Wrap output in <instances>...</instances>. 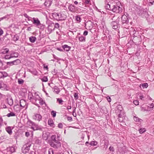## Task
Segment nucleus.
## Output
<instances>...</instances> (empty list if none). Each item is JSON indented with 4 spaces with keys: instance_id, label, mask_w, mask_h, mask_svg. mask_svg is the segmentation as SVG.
<instances>
[{
    "instance_id": "6",
    "label": "nucleus",
    "mask_w": 154,
    "mask_h": 154,
    "mask_svg": "<svg viewBox=\"0 0 154 154\" xmlns=\"http://www.w3.org/2000/svg\"><path fill=\"white\" fill-rule=\"evenodd\" d=\"M116 113L118 115L119 121L120 122H123L124 120L123 117H124V114L123 111L121 109H118Z\"/></svg>"
},
{
    "instance_id": "38",
    "label": "nucleus",
    "mask_w": 154,
    "mask_h": 154,
    "mask_svg": "<svg viewBox=\"0 0 154 154\" xmlns=\"http://www.w3.org/2000/svg\"><path fill=\"white\" fill-rule=\"evenodd\" d=\"M42 80L43 82H46L48 81V79L46 76H44L42 79Z\"/></svg>"
},
{
    "instance_id": "55",
    "label": "nucleus",
    "mask_w": 154,
    "mask_h": 154,
    "mask_svg": "<svg viewBox=\"0 0 154 154\" xmlns=\"http://www.w3.org/2000/svg\"><path fill=\"white\" fill-rule=\"evenodd\" d=\"M104 23H105L104 22H103L102 23V24L103 25L102 28V29H104L106 28V26L104 25Z\"/></svg>"
},
{
    "instance_id": "22",
    "label": "nucleus",
    "mask_w": 154,
    "mask_h": 154,
    "mask_svg": "<svg viewBox=\"0 0 154 154\" xmlns=\"http://www.w3.org/2000/svg\"><path fill=\"white\" fill-rule=\"evenodd\" d=\"M137 14L139 16H141L142 15V14L144 12V11L142 9H138L137 11Z\"/></svg>"
},
{
    "instance_id": "12",
    "label": "nucleus",
    "mask_w": 154,
    "mask_h": 154,
    "mask_svg": "<svg viewBox=\"0 0 154 154\" xmlns=\"http://www.w3.org/2000/svg\"><path fill=\"white\" fill-rule=\"evenodd\" d=\"M53 0H46L44 4L47 7H50L52 3Z\"/></svg>"
},
{
    "instance_id": "53",
    "label": "nucleus",
    "mask_w": 154,
    "mask_h": 154,
    "mask_svg": "<svg viewBox=\"0 0 154 154\" xmlns=\"http://www.w3.org/2000/svg\"><path fill=\"white\" fill-rule=\"evenodd\" d=\"M4 65L3 62L0 60V68H2Z\"/></svg>"
},
{
    "instance_id": "2",
    "label": "nucleus",
    "mask_w": 154,
    "mask_h": 154,
    "mask_svg": "<svg viewBox=\"0 0 154 154\" xmlns=\"http://www.w3.org/2000/svg\"><path fill=\"white\" fill-rule=\"evenodd\" d=\"M53 17L58 21L64 20L67 18V16L64 12H61L59 13L54 12L52 13Z\"/></svg>"
},
{
    "instance_id": "59",
    "label": "nucleus",
    "mask_w": 154,
    "mask_h": 154,
    "mask_svg": "<svg viewBox=\"0 0 154 154\" xmlns=\"http://www.w3.org/2000/svg\"><path fill=\"white\" fill-rule=\"evenodd\" d=\"M67 120L69 121H72V117L68 116L67 118Z\"/></svg>"
},
{
    "instance_id": "62",
    "label": "nucleus",
    "mask_w": 154,
    "mask_h": 154,
    "mask_svg": "<svg viewBox=\"0 0 154 154\" xmlns=\"http://www.w3.org/2000/svg\"><path fill=\"white\" fill-rule=\"evenodd\" d=\"M11 152H14L15 151V149L14 147H11Z\"/></svg>"
},
{
    "instance_id": "15",
    "label": "nucleus",
    "mask_w": 154,
    "mask_h": 154,
    "mask_svg": "<svg viewBox=\"0 0 154 154\" xmlns=\"http://www.w3.org/2000/svg\"><path fill=\"white\" fill-rule=\"evenodd\" d=\"M28 98L29 100H32L33 101L34 100V95L32 94V92H29L28 94Z\"/></svg>"
},
{
    "instance_id": "45",
    "label": "nucleus",
    "mask_w": 154,
    "mask_h": 154,
    "mask_svg": "<svg viewBox=\"0 0 154 154\" xmlns=\"http://www.w3.org/2000/svg\"><path fill=\"white\" fill-rule=\"evenodd\" d=\"M51 139L52 141H56V136L55 135H53L51 137Z\"/></svg>"
},
{
    "instance_id": "5",
    "label": "nucleus",
    "mask_w": 154,
    "mask_h": 154,
    "mask_svg": "<svg viewBox=\"0 0 154 154\" xmlns=\"http://www.w3.org/2000/svg\"><path fill=\"white\" fill-rule=\"evenodd\" d=\"M122 5H118L117 4L112 6V11L116 13H121L122 11Z\"/></svg>"
},
{
    "instance_id": "56",
    "label": "nucleus",
    "mask_w": 154,
    "mask_h": 154,
    "mask_svg": "<svg viewBox=\"0 0 154 154\" xmlns=\"http://www.w3.org/2000/svg\"><path fill=\"white\" fill-rule=\"evenodd\" d=\"M44 69H46L47 70H48V65H46L45 64L43 65Z\"/></svg>"
},
{
    "instance_id": "24",
    "label": "nucleus",
    "mask_w": 154,
    "mask_h": 154,
    "mask_svg": "<svg viewBox=\"0 0 154 154\" xmlns=\"http://www.w3.org/2000/svg\"><path fill=\"white\" fill-rule=\"evenodd\" d=\"M6 131L10 134H12V131L11 129V127L10 126H8L6 127L5 128Z\"/></svg>"
},
{
    "instance_id": "13",
    "label": "nucleus",
    "mask_w": 154,
    "mask_h": 154,
    "mask_svg": "<svg viewBox=\"0 0 154 154\" xmlns=\"http://www.w3.org/2000/svg\"><path fill=\"white\" fill-rule=\"evenodd\" d=\"M7 100L8 102V104L10 106H12L13 104V101L12 97H8L7 99Z\"/></svg>"
},
{
    "instance_id": "41",
    "label": "nucleus",
    "mask_w": 154,
    "mask_h": 154,
    "mask_svg": "<svg viewBox=\"0 0 154 154\" xmlns=\"http://www.w3.org/2000/svg\"><path fill=\"white\" fill-rule=\"evenodd\" d=\"M18 82L19 84H22L24 82V81L23 80L21 79H18Z\"/></svg>"
},
{
    "instance_id": "51",
    "label": "nucleus",
    "mask_w": 154,
    "mask_h": 154,
    "mask_svg": "<svg viewBox=\"0 0 154 154\" xmlns=\"http://www.w3.org/2000/svg\"><path fill=\"white\" fill-rule=\"evenodd\" d=\"M3 120L2 117H0V126L2 125L3 123Z\"/></svg>"
},
{
    "instance_id": "34",
    "label": "nucleus",
    "mask_w": 154,
    "mask_h": 154,
    "mask_svg": "<svg viewBox=\"0 0 154 154\" xmlns=\"http://www.w3.org/2000/svg\"><path fill=\"white\" fill-rule=\"evenodd\" d=\"M139 133L140 134H142L145 132L146 130L145 128H141L139 129Z\"/></svg>"
},
{
    "instance_id": "58",
    "label": "nucleus",
    "mask_w": 154,
    "mask_h": 154,
    "mask_svg": "<svg viewBox=\"0 0 154 154\" xmlns=\"http://www.w3.org/2000/svg\"><path fill=\"white\" fill-rule=\"evenodd\" d=\"M88 32L87 30H85L83 32V35H86L88 34Z\"/></svg>"
},
{
    "instance_id": "4",
    "label": "nucleus",
    "mask_w": 154,
    "mask_h": 154,
    "mask_svg": "<svg viewBox=\"0 0 154 154\" xmlns=\"http://www.w3.org/2000/svg\"><path fill=\"white\" fill-rule=\"evenodd\" d=\"M32 20H31L33 24L37 27L41 29H43L44 26L41 23L40 20L37 18L33 17Z\"/></svg>"
},
{
    "instance_id": "25",
    "label": "nucleus",
    "mask_w": 154,
    "mask_h": 154,
    "mask_svg": "<svg viewBox=\"0 0 154 154\" xmlns=\"http://www.w3.org/2000/svg\"><path fill=\"white\" fill-rule=\"evenodd\" d=\"M36 40V38L34 36H31L29 38V41L32 43L34 42Z\"/></svg>"
},
{
    "instance_id": "14",
    "label": "nucleus",
    "mask_w": 154,
    "mask_h": 154,
    "mask_svg": "<svg viewBox=\"0 0 154 154\" xmlns=\"http://www.w3.org/2000/svg\"><path fill=\"white\" fill-rule=\"evenodd\" d=\"M26 101L23 99H21L20 101V106L23 107L24 108L26 106Z\"/></svg>"
},
{
    "instance_id": "26",
    "label": "nucleus",
    "mask_w": 154,
    "mask_h": 154,
    "mask_svg": "<svg viewBox=\"0 0 154 154\" xmlns=\"http://www.w3.org/2000/svg\"><path fill=\"white\" fill-rule=\"evenodd\" d=\"M79 39L80 41L81 42H85V41L86 38L83 36H81L79 37Z\"/></svg>"
},
{
    "instance_id": "32",
    "label": "nucleus",
    "mask_w": 154,
    "mask_h": 154,
    "mask_svg": "<svg viewBox=\"0 0 154 154\" xmlns=\"http://www.w3.org/2000/svg\"><path fill=\"white\" fill-rule=\"evenodd\" d=\"M51 115L54 118L56 117V112L54 110H52L51 112Z\"/></svg>"
},
{
    "instance_id": "3",
    "label": "nucleus",
    "mask_w": 154,
    "mask_h": 154,
    "mask_svg": "<svg viewBox=\"0 0 154 154\" xmlns=\"http://www.w3.org/2000/svg\"><path fill=\"white\" fill-rule=\"evenodd\" d=\"M135 32L133 35V38L132 39V42L135 44H137L141 41L142 38L141 36L139 34L138 32Z\"/></svg>"
},
{
    "instance_id": "20",
    "label": "nucleus",
    "mask_w": 154,
    "mask_h": 154,
    "mask_svg": "<svg viewBox=\"0 0 154 154\" xmlns=\"http://www.w3.org/2000/svg\"><path fill=\"white\" fill-rule=\"evenodd\" d=\"M48 123L51 127H54L55 126L53 120L51 119H48Z\"/></svg>"
},
{
    "instance_id": "28",
    "label": "nucleus",
    "mask_w": 154,
    "mask_h": 154,
    "mask_svg": "<svg viewBox=\"0 0 154 154\" xmlns=\"http://www.w3.org/2000/svg\"><path fill=\"white\" fill-rule=\"evenodd\" d=\"M54 90V91L57 94H58L60 91V89L58 87H55L54 89H53Z\"/></svg>"
},
{
    "instance_id": "43",
    "label": "nucleus",
    "mask_w": 154,
    "mask_h": 154,
    "mask_svg": "<svg viewBox=\"0 0 154 154\" xmlns=\"http://www.w3.org/2000/svg\"><path fill=\"white\" fill-rule=\"evenodd\" d=\"M6 63L7 65H9L10 66H12L14 65L13 61L7 62Z\"/></svg>"
},
{
    "instance_id": "10",
    "label": "nucleus",
    "mask_w": 154,
    "mask_h": 154,
    "mask_svg": "<svg viewBox=\"0 0 154 154\" xmlns=\"http://www.w3.org/2000/svg\"><path fill=\"white\" fill-rule=\"evenodd\" d=\"M33 126V127H32L31 128L34 131L39 130L42 131L43 128L42 127L38 126V125H35V124Z\"/></svg>"
},
{
    "instance_id": "49",
    "label": "nucleus",
    "mask_w": 154,
    "mask_h": 154,
    "mask_svg": "<svg viewBox=\"0 0 154 154\" xmlns=\"http://www.w3.org/2000/svg\"><path fill=\"white\" fill-rule=\"evenodd\" d=\"M58 127L59 128H62L63 127V125L61 123H60L58 124Z\"/></svg>"
},
{
    "instance_id": "19",
    "label": "nucleus",
    "mask_w": 154,
    "mask_h": 154,
    "mask_svg": "<svg viewBox=\"0 0 154 154\" xmlns=\"http://www.w3.org/2000/svg\"><path fill=\"white\" fill-rule=\"evenodd\" d=\"M60 143H58V145H57V146H57L56 145V144L53 142H51L50 143L51 146L55 149H57L58 148L60 147Z\"/></svg>"
},
{
    "instance_id": "18",
    "label": "nucleus",
    "mask_w": 154,
    "mask_h": 154,
    "mask_svg": "<svg viewBox=\"0 0 154 154\" xmlns=\"http://www.w3.org/2000/svg\"><path fill=\"white\" fill-rule=\"evenodd\" d=\"M62 47L64 50L66 51H69L71 47L68 46L67 45H65L63 46Z\"/></svg>"
},
{
    "instance_id": "63",
    "label": "nucleus",
    "mask_w": 154,
    "mask_h": 154,
    "mask_svg": "<svg viewBox=\"0 0 154 154\" xmlns=\"http://www.w3.org/2000/svg\"><path fill=\"white\" fill-rule=\"evenodd\" d=\"M30 146H31V145H30L29 146H26L25 148V149L27 150L28 151L29 150V147H30Z\"/></svg>"
},
{
    "instance_id": "42",
    "label": "nucleus",
    "mask_w": 154,
    "mask_h": 154,
    "mask_svg": "<svg viewBox=\"0 0 154 154\" xmlns=\"http://www.w3.org/2000/svg\"><path fill=\"white\" fill-rule=\"evenodd\" d=\"M57 101H58L60 104H62V103L63 102V101L62 100L61 98H57Z\"/></svg>"
},
{
    "instance_id": "35",
    "label": "nucleus",
    "mask_w": 154,
    "mask_h": 154,
    "mask_svg": "<svg viewBox=\"0 0 154 154\" xmlns=\"http://www.w3.org/2000/svg\"><path fill=\"white\" fill-rule=\"evenodd\" d=\"M75 19L78 23H80L81 22V18L79 17V16H76L75 17Z\"/></svg>"
},
{
    "instance_id": "16",
    "label": "nucleus",
    "mask_w": 154,
    "mask_h": 154,
    "mask_svg": "<svg viewBox=\"0 0 154 154\" xmlns=\"http://www.w3.org/2000/svg\"><path fill=\"white\" fill-rule=\"evenodd\" d=\"M69 10L72 12H74L75 11V6L72 4H70L68 6Z\"/></svg>"
},
{
    "instance_id": "30",
    "label": "nucleus",
    "mask_w": 154,
    "mask_h": 154,
    "mask_svg": "<svg viewBox=\"0 0 154 154\" xmlns=\"http://www.w3.org/2000/svg\"><path fill=\"white\" fill-rule=\"evenodd\" d=\"M7 116L8 117H10L11 116H15V114L13 112H11L10 113L8 114L7 115Z\"/></svg>"
},
{
    "instance_id": "40",
    "label": "nucleus",
    "mask_w": 154,
    "mask_h": 154,
    "mask_svg": "<svg viewBox=\"0 0 154 154\" xmlns=\"http://www.w3.org/2000/svg\"><path fill=\"white\" fill-rule=\"evenodd\" d=\"M74 96L75 98V100H77L78 99L79 96L78 95V93H75L74 94Z\"/></svg>"
},
{
    "instance_id": "37",
    "label": "nucleus",
    "mask_w": 154,
    "mask_h": 154,
    "mask_svg": "<svg viewBox=\"0 0 154 154\" xmlns=\"http://www.w3.org/2000/svg\"><path fill=\"white\" fill-rule=\"evenodd\" d=\"M27 124H28L29 125H32L34 126V125L35 124V123L33 122H32L31 120H29L27 122Z\"/></svg>"
},
{
    "instance_id": "23",
    "label": "nucleus",
    "mask_w": 154,
    "mask_h": 154,
    "mask_svg": "<svg viewBox=\"0 0 154 154\" xmlns=\"http://www.w3.org/2000/svg\"><path fill=\"white\" fill-rule=\"evenodd\" d=\"M12 37L13 41L15 42L18 40L20 38L19 36L17 34L14 35L13 37Z\"/></svg>"
},
{
    "instance_id": "47",
    "label": "nucleus",
    "mask_w": 154,
    "mask_h": 154,
    "mask_svg": "<svg viewBox=\"0 0 154 154\" xmlns=\"http://www.w3.org/2000/svg\"><path fill=\"white\" fill-rule=\"evenodd\" d=\"M106 9L110 10H112V7H111V6L110 5L107 4L106 6Z\"/></svg>"
},
{
    "instance_id": "9",
    "label": "nucleus",
    "mask_w": 154,
    "mask_h": 154,
    "mask_svg": "<svg viewBox=\"0 0 154 154\" xmlns=\"http://www.w3.org/2000/svg\"><path fill=\"white\" fill-rule=\"evenodd\" d=\"M50 22V24H48V32L49 33H51L52 32V31L54 29V28L53 27L54 26V23L51 21Z\"/></svg>"
},
{
    "instance_id": "8",
    "label": "nucleus",
    "mask_w": 154,
    "mask_h": 154,
    "mask_svg": "<svg viewBox=\"0 0 154 154\" xmlns=\"http://www.w3.org/2000/svg\"><path fill=\"white\" fill-rule=\"evenodd\" d=\"M111 25L112 28L115 29H116L120 27L119 23L116 21H112L111 23Z\"/></svg>"
},
{
    "instance_id": "1",
    "label": "nucleus",
    "mask_w": 154,
    "mask_h": 154,
    "mask_svg": "<svg viewBox=\"0 0 154 154\" xmlns=\"http://www.w3.org/2000/svg\"><path fill=\"white\" fill-rule=\"evenodd\" d=\"M127 15H123L121 17L122 26L123 28L128 29L129 27V25L130 22V20H131L130 17L128 16V15L127 14Z\"/></svg>"
},
{
    "instance_id": "60",
    "label": "nucleus",
    "mask_w": 154,
    "mask_h": 154,
    "mask_svg": "<svg viewBox=\"0 0 154 154\" xmlns=\"http://www.w3.org/2000/svg\"><path fill=\"white\" fill-rule=\"evenodd\" d=\"M109 149L110 151H112V152L114 151V148L113 147L110 146L109 148Z\"/></svg>"
},
{
    "instance_id": "31",
    "label": "nucleus",
    "mask_w": 154,
    "mask_h": 154,
    "mask_svg": "<svg viewBox=\"0 0 154 154\" xmlns=\"http://www.w3.org/2000/svg\"><path fill=\"white\" fill-rule=\"evenodd\" d=\"M9 49L7 48H6L2 50V53L3 54H5L7 53Z\"/></svg>"
},
{
    "instance_id": "39",
    "label": "nucleus",
    "mask_w": 154,
    "mask_h": 154,
    "mask_svg": "<svg viewBox=\"0 0 154 154\" xmlns=\"http://www.w3.org/2000/svg\"><path fill=\"white\" fill-rule=\"evenodd\" d=\"M39 100V103L40 105H42L44 103H45V102L43 101V99L42 98H40V99L38 100Z\"/></svg>"
},
{
    "instance_id": "29",
    "label": "nucleus",
    "mask_w": 154,
    "mask_h": 154,
    "mask_svg": "<svg viewBox=\"0 0 154 154\" xmlns=\"http://www.w3.org/2000/svg\"><path fill=\"white\" fill-rule=\"evenodd\" d=\"M20 91L23 92L24 94H26L27 93V89L25 88H22L20 89Z\"/></svg>"
},
{
    "instance_id": "64",
    "label": "nucleus",
    "mask_w": 154,
    "mask_h": 154,
    "mask_svg": "<svg viewBox=\"0 0 154 154\" xmlns=\"http://www.w3.org/2000/svg\"><path fill=\"white\" fill-rule=\"evenodd\" d=\"M107 100H108V101L109 102H110L111 101V98L109 97H107Z\"/></svg>"
},
{
    "instance_id": "36",
    "label": "nucleus",
    "mask_w": 154,
    "mask_h": 154,
    "mask_svg": "<svg viewBox=\"0 0 154 154\" xmlns=\"http://www.w3.org/2000/svg\"><path fill=\"white\" fill-rule=\"evenodd\" d=\"M97 143V141H91L90 143V144L91 146H96Z\"/></svg>"
},
{
    "instance_id": "7",
    "label": "nucleus",
    "mask_w": 154,
    "mask_h": 154,
    "mask_svg": "<svg viewBox=\"0 0 154 154\" xmlns=\"http://www.w3.org/2000/svg\"><path fill=\"white\" fill-rule=\"evenodd\" d=\"M19 55V54L16 52H13L10 54V55H6L5 57V58L6 59H9L13 57H17Z\"/></svg>"
},
{
    "instance_id": "61",
    "label": "nucleus",
    "mask_w": 154,
    "mask_h": 154,
    "mask_svg": "<svg viewBox=\"0 0 154 154\" xmlns=\"http://www.w3.org/2000/svg\"><path fill=\"white\" fill-rule=\"evenodd\" d=\"M30 135L29 133L28 132H25V136L27 137H28Z\"/></svg>"
},
{
    "instance_id": "48",
    "label": "nucleus",
    "mask_w": 154,
    "mask_h": 154,
    "mask_svg": "<svg viewBox=\"0 0 154 154\" xmlns=\"http://www.w3.org/2000/svg\"><path fill=\"white\" fill-rule=\"evenodd\" d=\"M133 103L136 105H138L139 104L138 101V100H134L133 101Z\"/></svg>"
},
{
    "instance_id": "52",
    "label": "nucleus",
    "mask_w": 154,
    "mask_h": 154,
    "mask_svg": "<svg viewBox=\"0 0 154 154\" xmlns=\"http://www.w3.org/2000/svg\"><path fill=\"white\" fill-rule=\"evenodd\" d=\"M8 15H6L3 17H2L1 18H0V21H1L2 20H3V19H5L6 18L8 19Z\"/></svg>"
},
{
    "instance_id": "11",
    "label": "nucleus",
    "mask_w": 154,
    "mask_h": 154,
    "mask_svg": "<svg viewBox=\"0 0 154 154\" xmlns=\"http://www.w3.org/2000/svg\"><path fill=\"white\" fill-rule=\"evenodd\" d=\"M33 118L35 120L40 121L42 120V116L40 114L36 113L33 116Z\"/></svg>"
},
{
    "instance_id": "33",
    "label": "nucleus",
    "mask_w": 154,
    "mask_h": 154,
    "mask_svg": "<svg viewBox=\"0 0 154 154\" xmlns=\"http://www.w3.org/2000/svg\"><path fill=\"white\" fill-rule=\"evenodd\" d=\"M148 85L147 83H142L140 84L139 86V87H148Z\"/></svg>"
},
{
    "instance_id": "57",
    "label": "nucleus",
    "mask_w": 154,
    "mask_h": 154,
    "mask_svg": "<svg viewBox=\"0 0 154 154\" xmlns=\"http://www.w3.org/2000/svg\"><path fill=\"white\" fill-rule=\"evenodd\" d=\"M75 108L73 110L72 112V115L74 117H75L76 116V113L75 112Z\"/></svg>"
},
{
    "instance_id": "27",
    "label": "nucleus",
    "mask_w": 154,
    "mask_h": 154,
    "mask_svg": "<svg viewBox=\"0 0 154 154\" xmlns=\"http://www.w3.org/2000/svg\"><path fill=\"white\" fill-rule=\"evenodd\" d=\"M13 61V64L14 65H16L18 64H19L21 63L20 60L19 59H17L15 60H14Z\"/></svg>"
},
{
    "instance_id": "50",
    "label": "nucleus",
    "mask_w": 154,
    "mask_h": 154,
    "mask_svg": "<svg viewBox=\"0 0 154 154\" xmlns=\"http://www.w3.org/2000/svg\"><path fill=\"white\" fill-rule=\"evenodd\" d=\"M148 3H149L151 5H152V3L154 2V0H147Z\"/></svg>"
},
{
    "instance_id": "21",
    "label": "nucleus",
    "mask_w": 154,
    "mask_h": 154,
    "mask_svg": "<svg viewBox=\"0 0 154 154\" xmlns=\"http://www.w3.org/2000/svg\"><path fill=\"white\" fill-rule=\"evenodd\" d=\"M41 98L39 95L36 93H34V100L35 101L34 102H36L37 100H38L39 99Z\"/></svg>"
},
{
    "instance_id": "44",
    "label": "nucleus",
    "mask_w": 154,
    "mask_h": 154,
    "mask_svg": "<svg viewBox=\"0 0 154 154\" xmlns=\"http://www.w3.org/2000/svg\"><path fill=\"white\" fill-rule=\"evenodd\" d=\"M54 26V28H56L58 29L60 25L58 23H56L55 25H54V26Z\"/></svg>"
},
{
    "instance_id": "17",
    "label": "nucleus",
    "mask_w": 154,
    "mask_h": 154,
    "mask_svg": "<svg viewBox=\"0 0 154 154\" xmlns=\"http://www.w3.org/2000/svg\"><path fill=\"white\" fill-rule=\"evenodd\" d=\"M8 75L7 73L5 72L0 71V78L6 77Z\"/></svg>"
},
{
    "instance_id": "54",
    "label": "nucleus",
    "mask_w": 154,
    "mask_h": 154,
    "mask_svg": "<svg viewBox=\"0 0 154 154\" xmlns=\"http://www.w3.org/2000/svg\"><path fill=\"white\" fill-rule=\"evenodd\" d=\"M134 119L136 122H138L140 121V119L138 117H134Z\"/></svg>"
},
{
    "instance_id": "46",
    "label": "nucleus",
    "mask_w": 154,
    "mask_h": 154,
    "mask_svg": "<svg viewBox=\"0 0 154 154\" xmlns=\"http://www.w3.org/2000/svg\"><path fill=\"white\" fill-rule=\"evenodd\" d=\"M57 70L55 69H54L52 72V73L53 75H56L57 74Z\"/></svg>"
}]
</instances>
